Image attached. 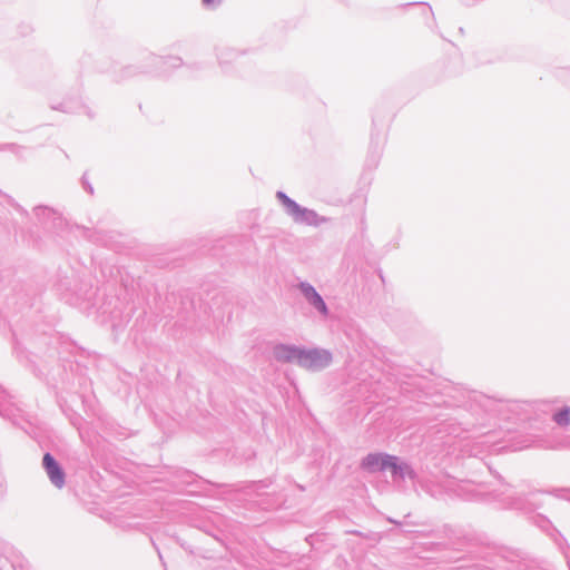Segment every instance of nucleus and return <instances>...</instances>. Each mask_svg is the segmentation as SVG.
Returning <instances> with one entry per match:
<instances>
[{"instance_id":"4","label":"nucleus","mask_w":570,"mask_h":570,"mask_svg":"<svg viewBox=\"0 0 570 570\" xmlns=\"http://www.w3.org/2000/svg\"><path fill=\"white\" fill-rule=\"evenodd\" d=\"M304 294L306 298L321 312L326 313V305L323 302L322 297L315 292V289L311 286H303Z\"/></svg>"},{"instance_id":"5","label":"nucleus","mask_w":570,"mask_h":570,"mask_svg":"<svg viewBox=\"0 0 570 570\" xmlns=\"http://www.w3.org/2000/svg\"><path fill=\"white\" fill-rule=\"evenodd\" d=\"M284 204L287 206L291 214L294 215L296 218L304 216L306 214L312 215V213L307 212L306 209H301L296 203L286 197H284Z\"/></svg>"},{"instance_id":"1","label":"nucleus","mask_w":570,"mask_h":570,"mask_svg":"<svg viewBox=\"0 0 570 570\" xmlns=\"http://www.w3.org/2000/svg\"><path fill=\"white\" fill-rule=\"evenodd\" d=\"M276 357L281 361H298L302 366L307 368H320L327 365L331 361V355L327 352L318 351H301L291 346H278L275 350Z\"/></svg>"},{"instance_id":"6","label":"nucleus","mask_w":570,"mask_h":570,"mask_svg":"<svg viewBox=\"0 0 570 570\" xmlns=\"http://www.w3.org/2000/svg\"><path fill=\"white\" fill-rule=\"evenodd\" d=\"M554 421L559 425H568L570 423V410L563 409L554 414Z\"/></svg>"},{"instance_id":"3","label":"nucleus","mask_w":570,"mask_h":570,"mask_svg":"<svg viewBox=\"0 0 570 570\" xmlns=\"http://www.w3.org/2000/svg\"><path fill=\"white\" fill-rule=\"evenodd\" d=\"M43 466L50 481L59 489L65 484V473L56 460L49 454L43 455Z\"/></svg>"},{"instance_id":"7","label":"nucleus","mask_w":570,"mask_h":570,"mask_svg":"<svg viewBox=\"0 0 570 570\" xmlns=\"http://www.w3.org/2000/svg\"><path fill=\"white\" fill-rule=\"evenodd\" d=\"M203 1H204V3H206V4H210L214 0H203Z\"/></svg>"},{"instance_id":"2","label":"nucleus","mask_w":570,"mask_h":570,"mask_svg":"<svg viewBox=\"0 0 570 570\" xmlns=\"http://www.w3.org/2000/svg\"><path fill=\"white\" fill-rule=\"evenodd\" d=\"M362 468L368 472H376L383 470H391L392 473H400L402 476L405 474H411L409 465L405 463H400L399 459L392 455H383V454H368L362 461Z\"/></svg>"}]
</instances>
